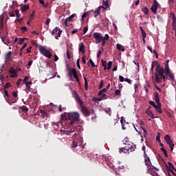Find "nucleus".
I'll use <instances>...</instances> for the list:
<instances>
[{"label":"nucleus","mask_w":176,"mask_h":176,"mask_svg":"<svg viewBox=\"0 0 176 176\" xmlns=\"http://www.w3.org/2000/svg\"><path fill=\"white\" fill-rule=\"evenodd\" d=\"M61 117V123L63 120L67 122L69 126H74L76 122H79V118L80 115L78 112H70V113H64L60 115Z\"/></svg>","instance_id":"1"},{"label":"nucleus","mask_w":176,"mask_h":176,"mask_svg":"<svg viewBox=\"0 0 176 176\" xmlns=\"http://www.w3.org/2000/svg\"><path fill=\"white\" fill-rule=\"evenodd\" d=\"M162 80L166 82V76L164 75V69L157 65L155 67V81L156 83H162Z\"/></svg>","instance_id":"2"},{"label":"nucleus","mask_w":176,"mask_h":176,"mask_svg":"<svg viewBox=\"0 0 176 176\" xmlns=\"http://www.w3.org/2000/svg\"><path fill=\"white\" fill-rule=\"evenodd\" d=\"M144 157L145 166H146V168H147V170H146L147 174H149V173H151V171H152L153 170H157L156 167L152 165V162H151V157L148 156V154H146V151H144Z\"/></svg>","instance_id":"3"},{"label":"nucleus","mask_w":176,"mask_h":176,"mask_svg":"<svg viewBox=\"0 0 176 176\" xmlns=\"http://www.w3.org/2000/svg\"><path fill=\"white\" fill-rule=\"evenodd\" d=\"M38 50L41 54H42L45 57H47V58H52V54L50 53V52H49V50L46 49V47L42 45H39Z\"/></svg>","instance_id":"4"},{"label":"nucleus","mask_w":176,"mask_h":176,"mask_svg":"<svg viewBox=\"0 0 176 176\" xmlns=\"http://www.w3.org/2000/svg\"><path fill=\"white\" fill-rule=\"evenodd\" d=\"M67 71L69 72V75L70 76V79H72V76H74V79H76V82H79V77L78 76V72L76 68L69 69L67 67Z\"/></svg>","instance_id":"5"},{"label":"nucleus","mask_w":176,"mask_h":176,"mask_svg":"<svg viewBox=\"0 0 176 176\" xmlns=\"http://www.w3.org/2000/svg\"><path fill=\"white\" fill-rule=\"evenodd\" d=\"M164 140H165L166 144L169 146V148H170L171 152H173V151H174L175 144H173V140H171V138H170V135L166 134L164 136Z\"/></svg>","instance_id":"6"},{"label":"nucleus","mask_w":176,"mask_h":176,"mask_svg":"<svg viewBox=\"0 0 176 176\" xmlns=\"http://www.w3.org/2000/svg\"><path fill=\"white\" fill-rule=\"evenodd\" d=\"M93 36L96 41V43H101V41L103 40L102 36H101L100 33L98 32H94L93 34Z\"/></svg>","instance_id":"7"},{"label":"nucleus","mask_w":176,"mask_h":176,"mask_svg":"<svg viewBox=\"0 0 176 176\" xmlns=\"http://www.w3.org/2000/svg\"><path fill=\"white\" fill-rule=\"evenodd\" d=\"M157 8H159V3L156 0H153V6L151 8V12L154 13V14H157Z\"/></svg>","instance_id":"8"},{"label":"nucleus","mask_w":176,"mask_h":176,"mask_svg":"<svg viewBox=\"0 0 176 176\" xmlns=\"http://www.w3.org/2000/svg\"><path fill=\"white\" fill-rule=\"evenodd\" d=\"M80 108L82 113H83L84 116H85V118H87V116H90L91 112L87 109V107H86V106H82Z\"/></svg>","instance_id":"9"},{"label":"nucleus","mask_w":176,"mask_h":176,"mask_svg":"<svg viewBox=\"0 0 176 176\" xmlns=\"http://www.w3.org/2000/svg\"><path fill=\"white\" fill-rule=\"evenodd\" d=\"M119 153H123L124 155H127L130 153L129 151V147H127V146H125L124 147L119 148Z\"/></svg>","instance_id":"10"},{"label":"nucleus","mask_w":176,"mask_h":176,"mask_svg":"<svg viewBox=\"0 0 176 176\" xmlns=\"http://www.w3.org/2000/svg\"><path fill=\"white\" fill-rule=\"evenodd\" d=\"M154 94V100L157 105H162V103H160V97L159 96V93L155 92Z\"/></svg>","instance_id":"11"},{"label":"nucleus","mask_w":176,"mask_h":176,"mask_svg":"<svg viewBox=\"0 0 176 176\" xmlns=\"http://www.w3.org/2000/svg\"><path fill=\"white\" fill-rule=\"evenodd\" d=\"M172 17V28L173 30H176V17H175V14H171Z\"/></svg>","instance_id":"12"},{"label":"nucleus","mask_w":176,"mask_h":176,"mask_svg":"<svg viewBox=\"0 0 176 176\" xmlns=\"http://www.w3.org/2000/svg\"><path fill=\"white\" fill-rule=\"evenodd\" d=\"M9 72L10 74H12V75H10V78H16L17 76L16 69L13 67L10 68Z\"/></svg>","instance_id":"13"},{"label":"nucleus","mask_w":176,"mask_h":176,"mask_svg":"<svg viewBox=\"0 0 176 176\" xmlns=\"http://www.w3.org/2000/svg\"><path fill=\"white\" fill-rule=\"evenodd\" d=\"M76 101L77 104H79L80 107L85 105V104L83 103V101H82V99H80V98L79 97V95L78 94H76Z\"/></svg>","instance_id":"14"},{"label":"nucleus","mask_w":176,"mask_h":176,"mask_svg":"<svg viewBox=\"0 0 176 176\" xmlns=\"http://www.w3.org/2000/svg\"><path fill=\"white\" fill-rule=\"evenodd\" d=\"M127 148H129V152L130 153V152H134V151H135V148H137V146H135V144H128L126 145Z\"/></svg>","instance_id":"15"},{"label":"nucleus","mask_w":176,"mask_h":176,"mask_svg":"<svg viewBox=\"0 0 176 176\" xmlns=\"http://www.w3.org/2000/svg\"><path fill=\"white\" fill-rule=\"evenodd\" d=\"M30 10V4L28 5H23L21 7V10L22 13H25V12H27V10Z\"/></svg>","instance_id":"16"},{"label":"nucleus","mask_w":176,"mask_h":176,"mask_svg":"<svg viewBox=\"0 0 176 176\" xmlns=\"http://www.w3.org/2000/svg\"><path fill=\"white\" fill-rule=\"evenodd\" d=\"M165 74L168 75L169 79H170L172 82H175V83H176L175 78H174V74L169 72V73H165Z\"/></svg>","instance_id":"17"},{"label":"nucleus","mask_w":176,"mask_h":176,"mask_svg":"<svg viewBox=\"0 0 176 176\" xmlns=\"http://www.w3.org/2000/svg\"><path fill=\"white\" fill-rule=\"evenodd\" d=\"M74 17H75V14H72L70 16L67 17L65 20V25H68V21H71L72 19H74Z\"/></svg>","instance_id":"18"},{"label":"nucleus","mask_w":176,"mask_h":176,"mask_svg":"<svg viewBox=\"0 0 176 176\" xmlns=\"http://www.w3.org/2000/svg\"><path fill=\"white\" fill-rule=\"evenodd\" d=\"M40 113L43 118H48L49 112L46 111V110H41Z\"/></svg>","instance_id":"19"},{"label":"nucleus","mask_w":176,"mask_h":176,"mask_svg":"<svg viewBox=\"0 0 176 176\" xmlns=\"http://www.w3.org/2000/svg\"><path fill=\"white\" fill-rule=\"evenodd\" d=\"M168 167H169V168H170V169H168V171H170L173 174H174V171H173V170H171V168H172L173 170H175V172H176V169L174 168V165H173V163L168 162Z\"/></svg>","instance_id":"20"},{"label":"nucleus","mask_w":176,"mask_h":176,"mask_svg":"<svg viewBox=\"0 0 176 176\" xmlns=\"http://www.w3.org/2000/svg\"><path fill=\"white\" fill-rule=\"evenodd\" d=\"M146 113H147L148 115V116H150V118H151V119H156V118H157L153 115V113L151 110H146Z\"/></svg>","instance_id":"21"},{"label":"nucleus","mask_w":176,"mask_h":176,"mask_svg":"<svg viewBox=\"0 0 176 176\" xmlns=\"http://www.w3.org/2000/svg\"><path fill=\"white\" fill-rule=\"evenodd\" d=\"M79 52H80L82 54H85V44L83 43H80Z\"/></svg>","instance_id":"22"},{"label":"nucleus","mask_w":176,"mask_h":176,"mask_svg":"<svg viewBox=\"0 0 176 176\" xmlns=\"http://www.w3.org/2000/svg\"><path fill=\"white\" fill-rule=\"evenodd\" d=\"M73 130H74V131H76L77 133H79L80 131H82L83 128L82 127V126L80 125H78L77 126H74Z\"/></svg>","instance_id":"23"},{"label":"nucleus","mask_w":176,"mask_h":176,"mask_svg":"<svg viewBox=\"0 0 176 176\" xmlns=\"http://www.w3.org/2000/svg\"><path fill=\"white\" fill-rule=\"evenodd\" d=\"M109 0H103L102 5L104 6V9H107V8H109Z\"/></svg>","instance_id":"24"},{"label":"nucleus","mask_w":176,"mask_h":176,"mask_svg":"<svg viewBox=\"0 0 176 176\" xmlns=\"http://www.w3.org/2000/svg\"><path fill=\"white\" fill-rule=\"evenodd\" d=\"M116 47L118 50H121V52H125L126 49H124V47L119 43L116 45Z\"/></svg>","instance_id":"25"},{"label":"nucleus","mask_w":176,"mask_h":176,"mask_svg":"<svg viewBox=\"0 0 176 176\" xmlns=\"http://www.w3.org/2000/svg\"><path fill=\"white\" fill-rule=\"evenodd\" d=\"M155 65H159V62H157V60H154L152 62L151 64V72L153 73V69L155 68Z\"/></svg>","instance_id":"26"},{"label":"nucleus","mask_w":176,"mask_h":176,"mask_svg":"<svg viewBox=\"0 0 176 176\" xmlns=\"http://www.w3.org/2000/svg\"><path fill=\"white\" fill-rule=\"evenodd\" d=\"M157 107H155V111L157 113H162V104H157Z\"/></svg>","instance_id":"27"},{"label":"nucleus","mask_w":176,"mask_h":176,"mask_svg":"<svg viewBox=\"0 0 176 176\" xmlns=\"http://www.w3.org/2000/svg\"><path fill=\"white\" fill-rule=\"evenodd\" d=\"M25 85L26 86V89H28L29 91L31 90V85H32V81H28L25 82Z\"/></svg>","instance_id":"28"},{"label":"nucleus","mask_w":176,"mask_h":176,"mask_svg":"<svg viewBox=\"0 0 176 176\" xmlns=\"http://www.w3.org/2000/svg\"><path fill=\"white\" fill-rule=\"evenodd\" d=\"M5 60H10V58L12 57V52L9 51L6 55H5Z\"/></svg>","instance_id":"29"},{"label":"nucleus","mask_w":176,"mask_h":176,"mask_svg":"<svg viewBox=\"0 0 176 176\" xmlns=\"http://www.w3.org/2000/svg\"><path fill=\"white\" fill-rule=\"evenodd\" d=\"M142 12H143L144 13V14H146V16H147V14H149V9H148V8L144 7L142 9Z\"/></svg>","instance_id":"30"},{"label":"nucleus","mask_w":176,"mask_h":176,"mask_svg":"<svg viewBox=\"0 0 176 176\" xmlns=\"http://www.w3.org/2000/svg\"><path fill=\"white\" fill-rule=\"evenodd\" d=\"M164 72H165V74H170V67L168 64H165V70Z\"/></svg>","instance_id":"31"},{"label":"nucleus","mask_w":176,"mask_h":176,"mask_svg":"<svg viewBox=\"0 0 176 176\" xmlns=\"http://www.w3.org/2000/svg\"><path fill=\"white\" fill-rule=\"evenodd\" d=\"M84 80H85V90H88L89 88V84L87 82V78H86V77H84Z\"/></svg>","instance_id":"32"},{"label":"nucleus","mask_w":176,"mask_h":176,"mask_svg":"<svg viewBox=\"0 0 176 176\" xmlns=\"http://www.w3.org/2000/svg\"><path fill=\"white\" fill-rule=\"evenodd\" d=\"M58 31V35L55 36V39H58V38H60L61 34L63 33V30H61V29H59Z\"/></svg>","instance_id":"33"},{"label":"nucleus","mask_w":176,"mask_h":176,"mask_svg":"<svg viewBox=\"0 0 176 176\" xmlns=\"http://www.w3.org/2000/svg\"><path fill=\"white\" fill-rule=\"evenodd\" d=\"M161 151L164 152V155L166 157H168V155L167 154V151L164 149V147H161Z\"/></svg>","instance_id":"34"},{"label":"nucleus","mask_w":176,"mask_h":176,"mask_svg":"<svg viewBox=\"0 0 176 176\" xmlns=\"http://www.w3.org/2000/svg\"><path fill=\"white\" fill-rule=\"evenodd\" d=\"M148 104L150 105H151V107H153V108H157V105L156 104V103H155V102L152 101V100H150L148 102Z\"/></svg>","instance_id":"35"},{"label":"nucleus","mask_w":176,"mask_h":176,"mask_svg":"<svg viewBox=\"0 0 176 176\" xmlns=\"http://www.w3.org/2000/svg\"><path fill=\"white\" fill-rule=\"evenodd\" d=\"M142 130H143L142 135H141L142 138H145L146 137V130H145V128L142 127Z\"/></svg>","instance_id":"36"},{"label":"nucleus","mask_w":176,"mask_h":176,"mask_svg":"<svg viewBox=\"0 0 176 176\" xmlns=\"http://www.w3.org/2000/svg\"><path fill=\"white\" fill-rule=\"evenodd\" d=\"M71 133H75V129H71V130L65 131V134H66V135H69Z\"/></svg>","instance_id":"37"},{"label":"nucleus","mask_w":176,"mask_h":176,"mask_svg":"<svg viewBox=\"0 0 176 176\" xmlns=\"http://www.w3.org/2000/svg\"><path fill=\"white\" fill-rule=\"evenodd\" d=\"M25 39H27V38H20L19 41L18 42V45H23V43H24V41H25Z\"/></svg>","instance_id":"38"},{"label":"nucleus","mask_w":176,"mask_h":176,"mask_svg":"<svg viewBox=\"0 0 176 176\" xmlns=\"http://www.w3.org/2000/svg\"><path fill=\"white\" fill-rule=\"evenodd\" d=\"M93 101H94L95 102H97L98 101H102V98H97V97H94L93 98Z\"/></svg>","instance_id":"39"},{"label":"nucleus","mask_w":176,"mask_h":176,"mask_svg":"<svg viewBox=\"0 0 176 176\" xmlns=\"http://www.w3.org/2000/svg\"><path fill=\"white\" fill-rule=\"evenodd\" d=\"M89 63L91 64L92 68H97V65H96L94 64V62L93 61V60L89 59Z\"/></svg>","instance_id":"40"},{"label":"nucleus","mask_w":176,"mask_h":176,"mask_svg":"<svg viewBox=\"0 0 176 176\" xmlns=\"http://www.w3.org/2000/svg\"><path fill=\"white\" fill-rule=\"evenodd\" d=\"M102 93H107V88H104L102 89H101L99 92H98V96H102Z\"/></svg>","instance_id":"41"},{"label":"nucleus","mask_w":176,"mask_h":176,"mask_svg":"<svg viewBox=\"0 0 176 176\" xmlns=\"http://www.w3.org/2000/svg\"><path fill=\"white\" fill-rule=\"evenodd\" d=\"M102 50V51H101ZM101 50H99L97 53V57H100L101 54H102V52H104V48L101 47Z\"/></svg>","instance_id":"42"},{"label":"nucleus","mask_w":176,"mask_h":176,"mask_svg":"<svg viewBox=\"0 0 176 176\" xmlns=\"http://www.w3.org/2000/svg\"><path fill=\"white\" fill-rule=\"evenodd\" d=\"M0 30H3V19H0Z\"/></svg>","instance_id":"43"},{"label":"nucleus","mask_w":176,"mask_h":176,"mask_svg":"<svg viewBox=\"0 0 176 176\" xmlns=\"http://www.w3.org/2000/svg\"><path fill=\"white\" fill-rule=\"evenodd\" d=\"M58 27H56L53 30H52V35H54V34H57V32L58 31Z\"/></svg>","instance_id":"44"},{"label":"nucleus","mask_w":176,"mask_h":176,"mask_svg":"<svg viewBox=\"0 0 176 176\" xmlns=\"http://www.w3.org/2000/svg\"><path fill=\"white\" fill-rule=\"evenodd\" d=\"M121 90L120 89H116L115 91V96H122L121 93H120Z\"/></svg>","instance_id":"45"},{"label":"nucleus","mask_w":176,"mask_h":176,"mask_svg":"<svg viewBox=\"0 0 176 176\" xmlns=\"http://www.w3.org/2000/svg\"><path fill=\"white\" fill-rule=\"evenodd\" d=\"M102 87H104V80H100V84L99 87H98L99 90H101Z\"/></svg>","instance_id":"46"},{"label":"nucleus","mask_w":176,"mask_h":176,"mask_svg":"<svg viewBox=\"0 0 176 176\" xmlns=\"http://www.w3.org/2000/svg\"><path fill=\"white\" fill-rule=\"evenodd\" d=\"M15 14L16 16V18L21 17V14H20V12L19 10H15Z\"/></svg>","instance_id":"47"},{"label":"nucleus","mask_w":176,"mask_h":176,"mask_svg":"<svg viewBox=\"0 0 176 176\" xmlns=\"http://www.w3.org/2000/svg\"><path fill=\"white\" fill-rule=\"evenodd\" d=\"M141 32H142V36L143 39H145L146 38V32H145V30H143Z\"/></svg>","instance_id":"48"},{"label":"nucleus","mask_w":176,"mask_h":176,"mask_svg":"<svg viewBox=\"0 0 176 176\" xmlns=\"http://www.w3.org/2000/svg\"><path fill=\"white\" fill-rule=\"evenodd\" d=\"M9 87H12V85L10 82H7L4 86V89H9Z\"/></svg>","instance_id":"49"},{"label":"nucleus","mask_w":176,"mask_h":176,"mask_svg":"<svg viewBox=\"0 0 176 176\" xmlns=\"http://www.w3.org/2000/svg\"><path fill=\"white\" fill-rule=\"evenodd\" d=\"M111 67H112V61H109L107 63V69H111Z\"/></svg>","instance_id":"50"},{"label":"nucleus","mask_w":176,"mask_h":176,"mask_svg":"<svg viewBox=\"0 0 176 176\" xmlns=\"http://www.w3.org/2000/svg\"><path fill=\"white\" fill-rule=\"evenodd\" d=\"M109 35L108 34H106L104 35V37H103V41H109Z\"/></svg>","instance_id":"51"},{"label":"nucleus","mask_w":176,"mask_h":176,"mask_svg":"<svg viewBox=\"0 0 176 176\" xmlns=\"http://www.w3.org/2000/svg\"><path fill=\"white\" fill-rule=\"evenodd\" d=\"M100 98H102V100H107L108 98V97H107V94H102V96H100Z\"/></svg>","instance_id":"52"},{"label":"nucleus","mask_w":176,"mask_h":176,"mask_svg":"<svg viewBox=\"0 0 176 176\" xmlns=\"http://www.w3.org/2000/svg\"><path fill=\"white\" fill-rule=\"evenodd\" d=\"M21 110L23 111V112H28V108H27L25 106H23L21 107Z\"/></svg>","instance_id":"53"},{"label":"nucleus","mask_w":176,"mask_h":176,"mask_svg":"<svg viewBox=\"0 0 176 176\" xmlns=\"http://www.w3.org/2000/svg\"><path fill=\"white\" fill-rule=\"evenodd\" d=\"M156 141H157V142H162V140H160V133L157 134L156 137Z\"/></svg>","instance_id":"54"},{"label":"nucleus","mask_w":176,"mask_h":176,"mask_svg":"<svg viewBox=\"0 0 176 176\" xmlns=\"http://www.w3.org/2000/svg\"><path fill=\"white\" fill-rule=\"evenodd\" d=\"M129 139L127 138L124 139V144H125V145H130V144H129Z\"/></svg>","instance_id":"55"},{"label":"nucleus","mask_w":176,"mask_h":176,"mask_svg":"<svg viewBox=\"0 0 176 176\" xmlns=\"http://www.w3.org/2000/svg\"><path fill=\"white\" fill-rule=\"evenodd\" d=\"M78 146V142L74 141L72 143V148H76Z\"/></svg>","instance_id":"56"},{"label":"nucleus","mask_w":176,"mask_h":176,"mask_svg":"<svg viewBox=\"0 0 176 176\" xmlns=\"http://www.w3.org/2000/svg\"><path fill=\"white\" fill-rule=\"evenodd\" d=\"M35 11H33V12L30 16V20H34V16Z\"/></svg>","instance_id":"57"},{"label":"nucleus","mask_w":176,"mask_h":176,"mask_svg":"<svg viewBox=\"0 0 176 176\" xmlns=\"http://www.w3.org/2000/svg\"><path fill=\"white\" fill-rule=\"evenodd\" d=\"M153 54H155L156 58H159V55L157 54V52L155 50L153 51Z\"/></svg>","instance_id":"58"},{"label":"nucleus","mask_w":176,"mask_h":176,"mask_svg":"<svg viewBox=\"0 0 176 176\" xmlns=\"http://www.w3.org/2000/svg\"><path fill=\"white\" fill-rule=\"evenodd\" d=\"M103 8V9H104V6H100V7H98L96 10H95V12H97L98 13H100V10H101V8Z\"/></svg>","instance_id":"59"},{"label":"nucleus","mask_w":176,"mask_h":176,"mask_svg":"<svg viewBox=\"0 0 176 176\" xmlns=\"http://www.w3.org/2000/svg\"><path fill=\"white\" fill-rule=\"evenodd\" d=\"M103 8V9H104V6H100V7H98L96 10H95V12H97L98 13H100V10H101V8Z\"/></svg>","instance_id":"60"},{"label":"nucleus","mask_w":176,"mask_h":176,"mask_svg":"<svg viewBox=\"0 0 176 176\" xmlns=\"http://www.w3.org/2000/svg\"><path fill=\"white\" fill-rule=\"evenodd\" d=\"M124 81L127 82V83H129V85H131V83H132L131 80H130L129 78H125Z\"/></svg>","instance_id":"61"},{"label":"nucleus","mask_w":176,"mask_h":176,"mask_svg":"<svg viewBox=\"0 0 176 176\" xmlns=\"http://www.w3.org/2000/svg\"><path fill=\"white\" fill-rule=\"evenodd\" d=\"M23 81V80H21V78H19L17 82H16V85L17 86H20V85H21V82Z\"/></svg>","instance_id":"62"},{"label":"nucleus","mask_w":176,"mask_h":176,"mask_svg":"<svg viewBox=\"0 0 176 176\" xmlns=\"http://www.w3.org/2000/svg\"><path fill=\"white\" fill-rule=\"evenodd\" d=\"M101 63H102V67H106L107 66V61H105L104 60H102Z\"/></svg>","instance_id":"63"},{"label":"nucleus","mask_w":176,"mask_h":176,"mask_svg":"<svg viewBox=\"0 0 176 176\" xmlns=\"http://www.w3.org/2000/svg\"><path fill=\"white\" fill-rule=\"evenodd\" d=\"M120 82H124V78L123 76H119Z\"/></svg>","instance_id":"64"}]
</instances>
